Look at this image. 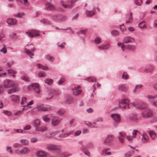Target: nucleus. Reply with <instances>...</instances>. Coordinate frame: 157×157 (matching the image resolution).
Masks as SVG:
<instances>
[{
    "mask_svg": "<svg viewBox=\"0 0 157 157\" xmlns=\"http://www.w3.org/2000/svg\"><path fill=\"white\" fill-rule=\"evenodd\" d=\"M26 34L29 36L33 37L34 36H39V34L38 32L35 30H32L26 32Z\"/></svg>",
    "mask_w": 157,
    "mask_h": 157,
    "instance_id": "9b49d317",
    "label": "nucleus"
},
{
    "mask_svg": "<svg viewBox=\"0 0 157 157\" xmlns=\"http://www.w3.org/2000/svg\"><path fill=\"white\" fill-rule=\"evenodd\" d=\"M112 34L115 36H118L119 33L118 32L117 30H113L111 32Z\"/></svg>",
    "mask_w": 157,
    "mask_h": 157,
    "instance_id": "864d4df0",
    "label": "nucleus"
},
{
    "mask_svg": "<svg viewBox=\"0 0 157 157\" xmlns=\"http://www.w3.org/2000/svg\"><path fill=\"white\" fill-rule=\"evenodd\" d=\"M132 105L136 108L140 109H143L147 107L148 105L144 103H136L132 102L131 103Z\"/></svg>",
    "mask_w": 157,
    "mask_h": 157,
    "instance_id": "7ed1b4c3",
    "label": "nucleus"
},
{
    "mask_svg": "<svg viewBox=\"0 0 157 157\" xmlns=\"http://www.w3.org/2000/svg\"><path fill=\"white\" fill-rule=\"evenodd\" d=\"M47 59L48 60L52 62L54 60V58L52 56H51L49 55H48L47 56Z\"/></svg>",
    "mask_w": 157,
    "mask_h": 157,
    "instance_id": "13d9d810",
    "label": "nucleus"
},
{
    "mask_svg": "<svg viewBox=\"0 0 157 157\" xmlns=\"http://www.w3.org/2000/svg\"><path fill=\"white\" fill-rule=\"evenodd\" d=\"M149 140V138L148 136L145 133L143 134L142 139V142L144 143H146Z\"/></svg>",
    "mask_w": 157,
    "mask_h": 157,
    "instance_id": "412c9836",
    "label": "nucleus"
},
{
    "mask_svg": "<svg viewBox=\"0 0 157 157\" xmlns=\"http://www.w3.org/2000/svg\"><path fill=\"white\" fill-rule=\"evenodd\" d=\"M132 136L131 137L130 136H127L126 138L127 140L130 142H132Z\"/></svg>",
    "mask_w": 157,
    "mask_h": 157,
    "instance_id": "338daca9",
    "label": "nucleus"
},
{
    "mask_svg": "<svg viewBox=\"0 0 157 157\" xmlns=\"http://www.w3.org/2000/svg\"><path fill=\"white\" fill-rule=\"evenodd\" d=\"M36 67L38 68H40L45 70H47L49 69V68L48 67H45L40 64H37Z\"/></svg>",
    "mask_w": 157,
    "mask_h": 157,
    "instance_id": "a878e982",
    "label": "nucleus"
},
{
    "mask_svg": "<svg viewBox=\"0 0 157 157\" xmlns=\"http://www.w3.org/2000/svg\"><path fill=\"white\" fill-rule=\"evenodd\" d=\"M46 147L48 150H57L60 149L61 146L60 145L48 144L47 145Z\"/></svg>",
    "mask_w": 157,
    "mask_h": 157,
    "instance_id": "423d86ee",
    "label": "nucleus"
},
{
    "mask_svg": "<svg viewBox=\"0 0 157 157\" xmlns=\"http://www.w3.org/2000/svg\"><path fill=\"white\" fill-rule=\"evenodd\" d=\"M86 80L89 82H95L96 80V78L94 77H88L86 78Z\"/></svg>",
    "mask_w": 157,
    "mask_h": 157,
    "instance_id": "f704fd0d",
    "label": "nucleus"
},
{
    "mask_svg": "<svg viewBox=\"0 0 157 157\" xmlns=\"http://www.w3.org/2000/svg\"><path fill=\"white\" fill-rule=\"evenodd\" d=\"M61 119L57 116L52 117L51 119V125L54 127L58 125L60 123Z\"/></svg>",
    "mask_w": 157,
    "mask_h": 157,
    "instance_id": "39448f33",
    "label": "nucleus"
},
{
    "mask_svg": "<svg viewBox=\"0 0 157 157\" xmlns=\"http://www.w3.org/2000/svg\"><path fill=\"white\" fill-rule=\"evenodd\" d=\"M138 132H139L137 130H134L132 133V137L135 138L136 136L137 133Z\"/></svg>",
    "mask_w": 157,
    "mask_h": 157,
    "instance_id": "8fccbe9b",
    "label": "nucleus"
},
{
    "mask_svg": "<svg viewBox=\"0 0 157 157\" xmlns=\"http://www.w3.org/2000/svg\"><path fill=\"white\" fill-rule=\"evenodd\" d=\"M132 13H131L130 14V16L128 18V21L126 22L127 23H130L132 22L133 20L132 17Z\"/></svg>",
    "mask_w": 157,
    "mask_h": 157,
    "instance_id": "58836bf2",
    "label": "nucleus"
},
{
    "mask_svg": "<svg viewBox=\"0 0 157 157\" xmlns=\"http://www.w3.org/2000/svg\"><path fill=\"white\" fill-rule=\"evenodd\" d=\"M152 105L157 108V101H151Z\"/></svg>",
    "mask_w": 157,
    "mask_h": 157,
    "instance_id": "0e129e2a",
    "label": "nucleus"
},
{
    "mask_svg": "<svg viewBox=\"0 0 157 157\" xmlns=\"http://www.w3.org/2000/svg\"><path fill=\"white\" fill-rule=\"evenodd\" d=\"M74 101V99L71 97L69 98V99L67 100V102L68 104H71Z\"/></svg>",
    "mask_w": 157,
    "mask_h": 157,
    "instance_id": "5fc2aeb1",
    "label": "nucleus"
},
{
    "mask_svg": "<svg viewBox=\"0 0 157 157\" xmlns=\"http://www.w3.org/2000/svg\"><path fill=\"white\" fill-rule=\"evenodd\" d=\"M8 73L12 77L14 78L16 72L12 70H9L8 71Z\"/></svg>",
    "mask_w": 157,
    "mask_h": 157,
    "instance_id": "473e14b6",
    "label": "nucleus"
},
{
    "mask_svg": "<svg viewBox=\"0 0 157 157\" xmlns=\"http://www.w3.org/2000/svg\"><path fill=\"white\" fill-rule=\"evenodd\" d=\"M73 94L75 96H77L80 94L82 92V90L80 86H75L72 89Z\"/></svg>",
    "mask_w": 157,
    "mask_h": 157,
    "instance_id": "1a4fd4ad",
    "label": "nucleus"
},
{
    "mask_svg": "<svg viewBox=\"0 0 157 157\" xmlns=\"http://www.w3.org/2000/svg\"><path fill=\"white\" fill-rule=\"evenodd\" d=\"M101 39L99 37H96L94 40V42L96 44H99L101 42Z\"/></svg>",
    "mask_w": 157,
    "mask_h": 157,
    "instance_id": "3c124183",
    "label": "nucleus"
},
{
    "mask_svg": "<svg viewBox=\"0 0 157 157\" xmlns=\"http://www.w3.org/2000/svg\"><path fill=\"white\" fill-rule=\"evenodd\" d=\"M0 52L4 54H6L7 52V49L5 47H4L0 50Z\"/></svg>",
    "mask_w": 157,
    "mask_h": 157,
    "instance_id": "de8ad7c7",
    "label": "nucleus"
},
{
    "mask_svg": "<svg viewBox=\"0 0 157 157\" xmlns=\"http://www.w3.org/2000/svg\"><path fill=\"white\" fill-rule=\"evenodd\" d=\"M65 111L63 109H60L57 112L60 115H63L65 113Z\"/></svg>",
    "mask_w": 157,
    "mask_h": 157,
    "instance_id": "4d7b16f0",
    "label": "nucleus"
},
{
    "mask_svg": "<svg viewBox=\"0 0 157 157\" xmlns=\"http://www.w3.org/2000/svg\"><path fill=\"white\" fill-rule=\"evenodd\" d=\"M29 89H33L35 92L39 94L40 92V90L39 88V84L37 83H34L32 84L31 85L28 86Z\"/></svg>",
    "mask_w": 157,
    "mask_h": 157,
    "instance_id": "6e6552de",
    "label": "nucleus"
},
{
    "mask_svg": "<svg viewBox=\"0 0 157 157\" xmlns=\"http://www.w3.org/2000/svg\"><path fill=\"white\" fill-rule=\"evenodd\" d=\"M53 94H51V90L49 91L48 92V95L46 98L47 100L51 99L53 96Z\"/></svg>",
    "mask_w": 157,
    "mask_h": 157,
    "instance_id": "7c9ffc66",
    "label": "nucleus"
},
{
    "mask_svg": "<svg viewBox=\"0 0 157 157\" xmlns=\"http://www.w3.org/2000/svg\"><path fill=\"white\" fill-rule=\"evenodd\" d=\"M119 134L120 136H120V137H124L125 136H126V134L124 132H119Z\"/></svg>",
    "mask_w": 157,
    "mask_h": 157,
    "instance_id": "052dcab7",
    "label": "nucleus"
},
{
    "mask_svg": "<svg viewBox=\"0 0 157 157\" xmlns=\"http://www.w3.org/2000/svg\"><path fill=\"white\" fill-rule=\"evenodd\" d=\"M126 48H127L129 49L133 50L135 49V46L133 45H128L126 46Z\"/></svg>",
    "mask_w": 157,
    "mask_h": 157,
    "instance_id": "603ef678",
    "label": "nucleus"
},
{
    "mask_svg": "<svg viewBox=\"0 0 157 157\" xmlns=\"http://www.w3.org/2000/svg\"><path fill=\"white\" fill-rule=\"evenodd\" d=\"M38 76L39 77H44L46 76V75L44 72H40L38 74Z\"/></svg>",
    "mask_w": 157,
    "mask_h": 157,
    "instance_id": "09e8293b",
    "label": "nucleus"
},
{
    "mask_svg": "<svg viewBox=\"0 0 157 157\" xmlns=\"http://www.w3.org/2000/svg\"><path fill=\"white\" fill-rule=\"evenodd\" d=\"M42 119L43 121L49 123L50 121V119L49 115H48L44 116L42 117Z\"/></svg>",
    "mask_w": 157,
    "mask_h": 157,
    "instance_id": "b1692460",
    "label": "nucleus"
},
{
    "mask_svg": "<svg viewBox=\"0 0 157 157\" xmlns=\"http://www.w3.org/2000/svg\"><path fill=\"white\" fill-rule=\"evenodd\" d=\"M110 116L116 122L119 123L121 122V117L119 114L117 113L112 114Z\"/></svg>",
    "mask_w": 157,
    "mask_h": 157,
    "instance_id": "f8f14e48",
    "label": "nucleus"
},
{
    "mask_svg": "<svg viewBox=\"0 0 157 157\" xmlns=\"http://www.w3.org/2000/svg\"><path fill=\"white\" fill-rule=\"evenodd\" d=\"M135 4L139 6H141L142 3V0H135Z\"/></svg>",
    "mask_w": 157,
    "mask_h": 157,
    "instance_id": "a19ab883",
    "label": "nucleus"
},
{
    "mask_svg": "<svg viewBox=\"0 0 157 157\" xmlns=\"http://www.w3.org/2000/svg\"><path fill=\"white\" fill-rule=\"evenodd\" d=\"M129 119L132 122H137L138 119L137 115L136 114L132 113L130 115L129 117Z\"/></svg>",
    "mask_w": 157,
    "mask_h": 157,
    "instance_id": "f3484780",
    "label": "nucleus"
},
{
    "mask_svg": "<svg viewBox=\"0 0 157 157\" xmlns=\"http://www.w3.org/2000/svg\"><path fill=\"white\" fill-rule=\"evenodd\" d=\"M47 128L45 126H43L40 128H36V130L38 131H44L46 130Z\"/></svg>",
    "mask_w": 157,
    "mask_h": 157,
    "instance_id": "bb28decb",
    "label": "nucleus"
},
{
    "mask_svg": "<svg viewBox=\"0 0 157 157\" xmlns=\"http://www.w3.org/2000/svg\"><path fill=\"white\" fill-rule=\"evenodd\" d=\"M37 109L39 111H50L51 110V107L49 105L44 106L41 105L38 106Z\"/></svg>",
    "mask_w": 157,
    "mask_h": 157,
    "instance_id": "0eeeda50",
    "label": "nucleus"
},
{
    "mask_svg": "<svg viewBox=\"0 0 157 157\" xmlns=\"http://www.w3.org/2000/svg\"><path fill=\"white\" fill-rule=\"evenodd\" d=\"M150 136L153 140H154L156 136V134L154 131H151L149 133Z\"/></svg>",
    "mask_w": 157,
    "mask_h": 157,
    "instance_id": "2f4dec72",
    "label": "nucleus"
},
{
    "mask_svg": "<svg viewBox=\"0 0 157 157\" xmlns=\"http://www.w3.org/2000/svg\"><path fill=\"white\" fill-rule=\"evenodd\" d=\"M15 85V83L13 81L7 79L3 81L2 85L5 88H9L13 87Z\"/></svg>",
    "mask_w": 157,
    "mask_h": 157,
    "instance_id": "20e7f679",
    "label": "nucleus"
},
{
    "mask_svg": "<svg viewBox=\"0 0 157 157\" xmlns=\"http://www.w3.org/2000/svg\"><path fill=\"white\" fill-rule=\"evenodd\" d=\"M41 22L43 23L46 24H50V22L49 21L45 18H43L41 20Z\"/></svg>",
    "mask_w": 157,
    "mask_h": 157,
    "instance_id": "ea45409f",
    "label": "nucleus"
},
{
    "mask_svg": "<svg viewBox=\"0 0 157 157\" xmlns=\"http://www.w3.org/2000/svg\"><path fill=\"white\" fill-rule=\"evenodd\" d=\"M86 13L87 16L91 17L94 14V12L86 10Z\"/></svg>",
    "mask_w": 157,
    "mask_h": 157,
    "instance_id": "c9c22d12",
    "label": "nucleus"
},
{
    "mask_svg": "<svg viewBox=\"0 0 157 157\" xmlns=\"http://www.w3.org/2000/svg\"><path fill=\"white\" fill-rule=\"evenodd\" d=\"M45 82L49 85L52 84L53 83V80L50 78H47L44 80Z\"/></svg>",
    "mask_w": 157,
    "mask_h": 157,
    "instance_id": "72a5a7b5",
    "label": "nucleus"
},
{
    "mask_svg": "<svg viewBox=\"0 0 157 157\" xmlns=\"http://www.w3.org/2000/svg\"><path fill=\"white\" fill-rule=\"evenodd\" d=\"M109 45H105L101 46H98V48L101 50L107 49L109 48Z\"/></svg>",
    "mask_w": 157,
    "mask_h": 157,
    "instance_id": "e433bc0d",
    "label": "nucleus"
},
{
    "mask_svg": "<svg viewBox=\"0 0 157 157\" xmlns=\"http://www.w3.org/2000/svg\"><path fill=\"white\" fill-rule=\"evenodd\" d=\"M35 50V48L33 44H30L29 45H27L26 46V48L25 49V52L31 58H32L34 54L33 53V52Z\"/></svg>",
    "mask_w": 157,
    "mask_h": 157,
    "instance_id": "f257e3e1",
    "label": "nucleus"
},
{
    "mask_svg": "<svg viewBox=\"0 0 157 157\" xmlns=\"http://www.w3.org/2000/svg\"><path fill=\"white\" fill-rule=\"evenodd\" d=\"M85 123L90 128L96 127L95 126V125L96 124V122H94L93 124L90 122L87 121L85 122Z\"/></svg>",
    "mask_w": 157,
    "mask_h": 157,
    "instance_id": "393cba45",
    "label": "nucleus"
},
{
    "mask_svg": "<svg viewBox=\"0 0 157 157\" xmlns=\"http://www.w3.org/2000/svg\"><path fill=\"white\" fill-rule=\"evenodd\" d=\"M118 89L121 91H125L127 90V88L124 85H121L118 86Z\"/></svg>",
    "mask_w": 157,
    "mask_h": 157,
    "instance_id": "5701e85b",
    "label": "nucleus"
},
{
    "mask_svg": "<svg viewBox=\"0 0 157 157\" xmlns=\"http://www.w3.org/2000/svg\"><path fill=\"white\" fill-rule=\"evenodd\" d=\"M30 151V150L27 147H24L20 151L18 150H16V153L18 155H22L23 154H26L29 153Z\"/></svg>",
    "mask_w": 157,
    "mask_h": 157,
    "instance_id": "ddd939ff",
    "label": "nucleus"
},
{
    "mask_svg": "<svg viewBox=\"0 0 157 157\" xmlns=\"http://www.w3.org/2000/svg\"><path fill=\"white\" fill-rule=\"evenodd\" d=\"M61 5L62 6H63L64 8L65 9L67 8H70L71 7V6H67V5L65 4L63 1H61Z\"/></svg>",
    "mask_w": 157,
    "mask_h": 157,
    "instance_id": "49530a36",
    "label": "nucleus"
},
{
    "mask_svg": "<svg viewBox=\"0 0 157 157\" xmlns=\"http://www.w3.org/2000/svg\"><path fill=\"white\" fill-rule=\"evenodd\" d=\"M20 142L22 145L24 146L28 145L29 143L28 140L25 139H21L20 140Z\"/></svg>",
    "mask_w": 157,
    "mask_h": 157,
    "instance_id": "cd10ccee",
    "label": "nucleus"
},
{
    "mask_svg": "<svg viewBox=\"0 0 157 157\" xmlns=\"http://www.w3.org/2000/svg\"><path fill=\"white\" fill-rule=\"evenodd\" d=\"M21 146V145L19 143H16L14 144L13 147L15 148L20 147Z\"/></svg>",
    "mask_w": 157,
    "mask_h": 157,
    "instance_id": "680f3d73",
    "label": "nucleus"
},
{
    "mask_svg": "<svg viewBox=\"0 0 157 157\" xmlns=\"http://www.w3.org/2000/svg\"><path fill=\"white\" fill-rule=\"evenodd\" d=\"M65 79L64 78H62L60 80L58 81V84L59 85L62 84L65 81Z\"/></svg>",
    "mask_w": 157,
    "mask_h": 157,
    "instance_id": "69168bd1",
    "label": "nucleus"
},
{
    "mask_svg": "<svg viewBox=\"0 0 157 157\" xmlns=\"http://www.w3.org/2000/svg\"><path fill=\"white\" fill-rule=\"evenodd\" d=\"M152 114V112L151 110L147 109L143 111L142 113V116L144 118L150 117Z\"/></svg>",
    "mask_w": 157,
    "mask_h": 157,
    "instance_id": "9d476101",
    "label": "nucleus"
},
{
    "mask_svg": "<svg viewBox=\"0 0 157 157\" xmlns=\"http://www.w3.org/2000/svg\"><path fill=\"white\" fill-rule=\"evenodd\" d=\"M36 155L38 157H47V153L42 151L37 152Z\"/></svg>",
    "mask_w": 157,
    "mask_h": 157,
    "instance_id": "6ab92c4d",
    "label": "nucleus"
},
{
    "mask_svg": "<svg viewBox=\"0 0 157 157\" xmlns=\"http://www.w3.org/2000/svg\"><path fill=\"white\" fill-rule=\"evenodd\" d=\"M140 28L142 29H145L146 28V24L144 21L140 22L139 24Z\"/></svg>",
    "mask_w": 157,
    "mask_h": 157,
    "instance_id": "c85d7f7f",
    "label": "nucleus"
},
{
    "mask_svg": "<svg viewBox=\"0 0 157 157\" xmlns=\"http://www.w3.org/2000/svg\"><path fill=\"white\" fill-rule=\"evenodd\" d=\"M135 40L134 38L131 36H127L124 37V43L125 44H128L134 42Z\"/></svg>",
    "mask_w": 157,
    "mask_h": 157,
    "instance_id": "4468645a",
    "label": "nucleus"
},
{
    "mask_svg": "<svg viewBox=\"0 0 157 157\" xmlns=\"http://www.w3.org/2000/svg\"><path fill=\"white\" fill-rule=\"evenodd\" d=\"M113 140V137L112 136H108L104 139L103 143L106 145H109Z\"/></svg>",
    "mask_w": 157,
    "mask_h": 157,
    "instance_id": "dca6fc26",
    "label": "nucleus"
},
{
    "mask_svg": "<svg viewBox=\"0 0 157 157\" xmlns=\"http://www.w3.org/2000/svg\"><path fill=\"white\" fill-rule=\"evenodd\" d=\"M6 22L9 25H14L17 23V20L14 19L9 18L7 20Z\"/></svg>",
    "mask_w": 157,
    "mask_h": 157,
    "instance_id": "aec40b11",
    "label": "nucleus"
},
{
    "mask_svg": "<svg viewBox=\"0 0 157 157\" xmlns=\"http://www.w3.org/2000/svg\"><path fill=\"white\" fill-rule=\"evenodd\" d=\"M27 98L25 97L22 98L21 102V104L22 105H25L27 103Z\"/></svg>",
    "mask_w": 157,
    "mask_h": 157,
    "instance_id": "c756f323",
    "label": "nucleus"
},
{
    "mask_svg": "<svg viewBox=\"0 0 157 157\" xmlns=\"http://www.w3.org/2000/svg\"><path fill=\"white\" fill-rule=\"evenodd\" d=\"M129 100L128 99H124L119 101V105L120 108L122 109L129 108Z\"/></svg>",
    "mask_w": 157,
    "mask_h": 157,
    "instance_id": "f03ea898",
    "label": "nucleus"
},
{
    "mask_svg": "<svg viewBox=\"0 0 157 157\" xmlns=\"http://www.w3.org/2000/svg\"><path fill=\"white\" fill-rule=\"evenodd\" d=\"M51 94H53V95H58L60 94V92L59 91H55L52 90H51Z\"/></svg>",
    "mask_w": 157,
    "mask_h": 157,
    "instance_id": "79ce46f5",
    "label": "nucleus"
},
{
    "mask_svg": "<svg viewBox=\"0 0 157 157\" xmlns=\"http://www.w3.org/2000/svg\"><path fill=\"white\" fill-rule=\"evenodd\" d=\"M40 124V121L39 119H36L34 120L33 122V125L36 127H39Z\"/></svg>",
    "mask_w": 157,
    "mask_h": 157,
    "instance_id": "4be33fe9",
    "label": "nucleus"
},
{
    "mask_svg": "<svg viewBox=\"0 0 157 157\" xmlns=\"http://www.w3.org/2000/svg\"><path fill=\"white\" fill-rule=\"evenodd\" d=\"M45 8L47 10H52L55 9V7L51 3L47 2L45 4Z\"/></svg>",
    "mask_w": 157,
    "mask_h": 157,
    "instance_id": "a211bd4d",
    "label": "nucleus"
},
{
    "mask_svg": "<svg viewBox=\"0 0 157 157\" xmlns=\"http://www.w3.org/2000/svg\"><path fill=\"white\" fill-rule=\"evenodd\" d=\"M117 45L118 46H120L121 45V48L123 51L124 50L126 49V46L123 44L119 42L117 43Z\"/></svg>",
    "mask_w": 157,
    "mask_h": 157,
    "instance_id": "c03bdc74",
    "label": "nucleus"
},
{
    "mask_svg": "<svg viewBox=\"0 0 157 157\" xmlns=\"http://www.w3.org/2000/svg\"><path fill=\"white\" fill-rule=\"evenodd\" d=\"M152 70V69L151 68V67H148L146 68L144 70V71L146 72H151Z\"/></svg>",
    "mask_w": 157,
    "mask_h": 157,
    "instance_id": "bf43d9fd",
    "label": "nucleus"
},
{
    "mask_svg": "<svg viewBox=\"0 0 157 157\" xmlns=\"http://www.w3.org/2000/svg\"><path fill=\"white\" fill-rule=\"evenodd\" d=\"M25 15V14L24 13H18L17 14L14 15L15 17H18L19 18L22 17L23 16Z\"/></svg>",
    "mask_w": 157,
    "mask_h": 157,
    "instance_id": "37998d69",
    "label": "nucleus"
},
{
    "mask_svg": "<svg viewBox=\"0 0 157 157\" xmlns=\"http://www.w3.org/2000/svg\"><path fill=\"white\" fill-rule=\"evenodd\" d=\"M37 139L36 137H33L30 140L31 142L32 143H36L37 142Z\"/></svg>",
    "mask_w": 157,
    "mask_h": 157,
    "instance_id": "6e6d98bb",
    "label": "nucleus"
},
{
    "mask_svg": "<svg viewBox=\"0 0 157 157\" xmlns=\"http://www.w3.org/2000/svg\"><path fill=\"white\" fill-rule=\"evenodd\" d=\"M142 86L141 84H139L136 85L135 87V90H134V92H136V90L138 88H141L142 87Z\"/></svg>",
    "mask_w": 157,
    "mask_h": 157,
    "instance_id": "e2e57ef3",
    "label": "nucleus"
},
{
    "mask_svg": "<svg viewBox=\"0 0 157 157\" xmlns=\"http://www.w3.org/2000/svg\"><path fill=\"white\" fill-rule=\"evenodd\" d=\"M10 98L12 101L16 103L19 102L20 98L18 95L13 94L10 96Z\"/></svg>",
    "mask_w": 157,
    "mask_h": 157,
    "instance_id": "2eb2a0df",
    "label": "nucleus"
},
{
    "mask_svg": "<svg viewBox=\"0 0 157 157\" xmlns=\"http://www.w3.org/2000/svg\"><path fill=\"white\" fill-rule=\"evenodd\" d=\"M122 78L123 79H127L128 78V75L126 72H124L122 76Z\"/></svg>",
    "mask_w": 157,
    "mask_h": 157,
    "instance_id": "a18cd8bd",
    "label": "nucleus"
},
{
    "mask_svg": "<svg viewBox=\"0 0 157 157\" xmlns=\"http://www.w3.org/2000/svg\"><path fill=\"white\" fill-rule=\"evenodd\" d=\"M21 78L22 79L25 81H29L28 78L26 76H22Z\"/></svg>",
    "mask_w": 157,
    "mask_h": 157,
    "instance_id": "774afa93",
    "label": "nucleus"
},
{
    "mask_svg": "<svg viewBox=\"0 0 157 157\" xmlns=\"http://www.w3.org/2000/svg\"><path fill=\"white\" fill-rule=\"evenodd\" d=\"M157 97V95L156 94H154L153 95H148L147 96V98L149 99H155Z\"/></svg>",
    "mask_w": 157,
    "mask_h": 157,
    "instance_id": "4c0bfd02",
    "label": "nucleus"
}]
</instances>
